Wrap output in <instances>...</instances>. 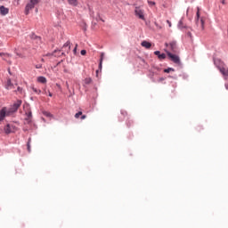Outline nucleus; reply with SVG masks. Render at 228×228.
<instances>
[{
  "label": "nucleus",
  "mask_w": 228,
  "mask_h": 228,
  "mask_svg": "<svg viewBox=\"0 0 228 228\" xmlns=\"http://www.w3.org/2000/svg\"><path fill=\"white\" fill-rule=\"evenodd\" d=\"M8 117L6 115V107L2 108L0 110V123L4 120V118Z\"/></svg>",
  "instance_id": "9b49d317"
},
{
  "label": "nucleus",
  "mask_w": 228,
  "mask_h": 228,
  "mask_svg": "<svg viewBox=\"0 0 228 228\" xmlns=\"http://www.w3.org/2000/svg\"><path fill=\"white\" fill-rule=\"evenodd\" d=\"M0 13L1 15H8V13H10V9L4 7V5H1L0 6Z\"/></svg>",
  "instance_id": "f8f14e48"
},
{
  "label": "nucleus",
  "mask_w": 228,
  "mask_h": 228,
  "mask_svg": "<svg viewBox=\"0 0 228 228\" xmlns=\"http://www.w3.org/2000/svg\"><path fill=\"white\" fill-rule=\"evenodd\" d=\"M85 83L86 85H90V83H92V78H86Z\"/></svg>",
  "instance_id": "bb28decb"
},
{
  "label": "nucleus",
  "mask_w": 228,
  "mask_h": 228,
  "mask_svg": "<svg viewBox=\"0 0 228 228\" xmlns=\"http://www.w3.org/2000/svg\"><path fill=\"white\" fill-rule=\"evenodd\" d=\"M36 69H42V64L36 65Z\"/></svg>",
  "instance_id": "7c9ffc66"
},
{
  "label": "nucleus",
  "mask_w": 228,
  "mask_h": 228,
  "mask_svg": "<svg viewBox=\"0 0 228 228\" xmlns=\"http://www.w3.org/2000/svg\"><path fill=\"white\" fill-rule=\"evenodd\" d=\"M37 82L42 83L43 85H45V83H47V78H45V77H38Z\"/></svg>",
  "instance_id": "dca6fc26"
},
{
  "label": "nucleus",
  "mask_w": 228,
  "mask_h": 228,
  "mask_svg": "<svg viewBox=\"0 0 228 228\" xmlns=\"http://www.w3.org/2000/svg\"><path fill=\"white\" fill-rule=\"evenodd\" d=\"M38 3H40V0H30L25 7V15H29V10H33Z\"/></svg>",
  "instance_id": "7ed1b4c3"
},
{
  "label": "nucleus",
  "mask_w": 228,
  "mask_h": 228,
  "mask_svg": "<svg viewBox=\"0 0 228 228\" xmlns=\"http://www.w3.org/2000/svg\"><path fill=\"white\" fill-rule=\"evenodd\" d=\"M220 72L223 74V76H228V69L225 68H220Z\"/></svg>",
  "instance_id": "6ab92c4d"
},
{
  "label": "nucleus",
  "mask_w": 228,
  "mask_h": 228,
  "mask_svg": "<svg viewBox=\"0 0 228 228\" xmlns=\"http://www.w3.org/2000/svg\"><path fill=\"white\" fill-rule=\"evenodd\" d=\"M104 60V53H101V59H100V64H99V67L100 69H102V61Z\"/></svg>",
  "instance_id": "aec40b11"
},
{
  "label": "nucleus",
  "mask_w": 228,
  "mask_h": 228,
  "mask_svg": "<svg viewBox=\"0 0 228 228\" xmlns=\"http://www.w3.org/2000/svg\"><path fill=\"white\" fill-rule=\"evenodd\" d=\"M206 23V18L200 17V8H197L196 12V24H200L201 29H204V24Z\"/></svg>",
  "instance_id": "f03ea898"
},
{
  "label": "nucleus",
  "mask_w": 228,
  "mask_h": 228,
  "mask_svg": "<svg viewBox=\"0 0 228 228\" xmlns=\"http://www.w3.org/2000/svg\"><path fill=\"white\" fill-rule=\"evenodd\" d=\"M149 6H156V2H152L151 0H148Z\"/></svg>",
  "instance_id": "a878e982"
},
{
  "label": "nucleus",
  "mask_w": 228,
  "mask_h": 228,
  "mask_svg": "<svg viewBox=\"0 0 228 228\" xmlns=\"http://www.w3.org/2000/svg\"><path fill=\"white\" fill-rule=\"evenodd\" d=\"M65 53L67 54H69V53H70V42H67L66 44H64V45L61 48V54H65Z\"/></svg>",
  "instance_id": "6e6552de"
},
{
  "label": "nucleus",
  "mask_w": 228,
  "mask_h": 228,
  "mask_svg": "<svg viewBox=\"0 0 228 228\" xmlns=\"http://www.w3.org/2000/svg\"><path fill=\"white\" fill-rule=\"evenodd\" d=\"M68 2L71 6H77V0H68Z\"/></svg>",
  "instance_id": "4be33fe9"
},
{
  "label": "nucleus",
  "mask_w": 228,
  "mask_h": 228,
  "mask_svg": "<svg viewBox=\"0 0 228 228\" xmlns=\"http://www.w3.org/2000/svg\"><path fill=\"white\" fill-rule=\"evenodd\" d=\"M134 13L136 17H139L142 20H145V15L143 14V10L140 7H135Z\"/></svg>",
  "instance_id": "0eeeda50"
},
{
  "label": "nucleus",
  "mask_w": 228,
  "mask_h": 228,
  "mask_svg": "<svg viewBox=\"0 0 228 228\" xmlns=\"http://www.w3.org/2000/svg\"><path fill=\"white\" fill-rule=\"evenodd\" d=\"M154 55L158 56L159 60H165V58H167V54L161 53L159 51H155Z\"/></svg>",
  "instance_id": "ddd939ff"
},
{
  "label": "nucleus",
  "mask_w": 228,
  "mask_h": 228,
  "mask_svg": "<svg viewBox=\"0 0 228 228\" xmlns=\"http://www.w3.org/2000/svg\"><path fill=\"white\" fill-rule=\"evenodd\" d=\"M15 54H17V56H19V58H24V55H22V53H17V51H15Z\"/></svg>",
  "instance_id": "cd10ccee"
},
{
  "label": "nucleus",
  "mask_w": 228,
  "mask_h": 228,
  "mask_svg": "<svg viewBox=\"0 0 228 228\" xmlns=\"http://www.w3.org/2000/svg\"><path fill=\"white\" fill-rule=\"evenodd\" d=\"M25 115H26V118H25L26 124H31V122L33 120V114H32L31 110L25 112Z\"/></svg>",
  "instance_id": "1a4fd4ad"
},
{
  "label": "nucleus",
  "mask_w": 228,
  "mask_h": 228,
  "mask_svg": "<svg viewBox=\"0 0 228 228\" xmlns=\"http://www.w3.org/2000/svg\"><path fill=\"white\" fill-rule=\"evenodd\" d=\"M46 56H53V53H47Z\"/></svg>",
  "instance_id": "c9c22d12"
},
{
  "label": "nucleus",
  "mask_w": 228,
  "mask_h": 228,
  "mask_svg": "<svg viewBox=\"0 0 228 228\" xmlns=\"http://www.w3.org/2000/svg\"><path fill=\"white\" fill-rule=\"evenodd\" d=\"M52 54L55 57L63 56V54H61V50H55Z\"/></svg>",
  "instance_id": "a211bd4d"
},
{
  "label": "nucleus",
  "mask_w": 228,
  "mask_h": 228,
  "mask_svg": "<svg viewBox=\"0 0 228 228\" xmlns=\"http://www.w3.org/2000/svg\"><path fill=\"white\" fill-rule=\"evenodd\" d=\"M15 131H17V127H15L13 125L7 124L4 127L5 134H10V133H15Z\"/></svg>",
  "instance_id": "423d86ee"
},
{
  "label": "nucleus",
  "mask_w": 228,
  "mask_h": 228,
  "mask_svg": "<svg viewBox=\"0 0 228 228\" xmlns=\"http://www.w3.org/2000/svg\"><path fill=\"white\" fill-rule=\"evenodd\" d=\"M22 106V101H16L9 109L6 108V116L10 117V115H13V113H17L19 108Z\"/></svg>",
  "instance_id": "f257e3e1"
},
{
  "label": "nucleus",
  "mask_w": 228,
  "mask_h": 228,
  "mask_svg": "<svg viewBox=\"0 0 228 228\" xmlns=\"http://www.w3.org/2000/svg\"><path fill=\"white\" fill-rule=\"evenodd\" d=\"M174 69H172V68H168V69H164V72H166L167 74H168L169 72H174Z\"/></svg>",
  "instance_id": "393cba45"
},
{
  "label": "nucleus",
  "mask_w": 228,
  "mask_h": 228,
  "mask_svg": "<svg viewBox=\"0 0 228 228\" xmlns=\"http://www.w3.org/2000/svg\"><path fill=\"white\" fill-rule=\"evenodd\" d=\"M165 45H166V47H167V49L169 51H171V53H177V43L176 42L172 41L169 44L166 43Z\"/></svg>",
  "instance_id": "39448f33"
},
{
  "label": "nucleus",
  "mask_w": 228,
  "mask_h": 228,
  "mask_svg": "<svg viewBox=\"0 0 228 228\" xmlns=\"http://www.w3.org/2000/svg\"><path fill=\"white\" fill-rule=\"evenodd\" d=\"M80 54H82V56H85V54H86V50H82L80 52Z\"/></svg>",
  "instance_id": "c85d7f7f"
},
{
  "label": "nucleus",
  "mask_w": 228,
  "mask_h": 228,
  "mask_svg": "<svg viewBox=\"0 0 228 228\" xmlns=\"http://www.w3.org/2000/svg\"><path fill=\"white\" fill-rule=\"evenodd\" d=\"M167 24H168L169 28H172V22L170 20H167Z\"/></svg>",
  "instance_id": "c756f323"
},
{
  "label": "nucleus",
  "mask_w": 228,
  "mask_h": 228,
  "mask_svg": "<svg viewBox=\"0 0 228 228\" xmlns=\"http://www.w3.org/2000/svg\"><path fill=\"white\" fill-rule=\"evenodd\" d=\"M1 58L4 60V61H8L10 65H12V61H10L12 54L10 53H0Z\"/></svg>",
  "instance_id": "9d476101"
},
{
  "label": "nucleus",
  "mask_w": 228,
  "mask_h": 228,
  "mask_svg": "<svg viewBox=\"0 0 228 228\" xmlns=\"http://www.w3.org/2000/svg\"><path fill=\"white\" fill-rule=\"evenodd\" d=\"M45 115L46 117H51V113H49V112H45Z\"/></svg>",
  "instance_id": "2f4dec72"
},
{
  "label": "nucleus",
  "mask_w": 228,
  "mask_h": 228,
  "mask_svg": "<svg viewBox=\"0 0 228 228\" xmlns=\"http://www.w3.org/2000/svg\"><path fill=\"white\" fill-rule=\"evenodd\" d=\"M5 88L7 90H12V88H13V84H12V80L11 79L7 80V84L5 86Z\"/></svg>",
  "instance_id": "f3484780"
},
{
  "label": "nucleus",
  "mask_w": 228,
  "mask_h": 228,
  "mask_svg": "<svg viewBox=\"0 0 228 228\" xmlns=\"http://www.w3.org/2000/svg\"><path fill=\"white\" fill-rule=\"evenodd\" d=\"M122 117L126 118L127 117V111L126 110H121V116H119V119L122 121L124 120V118H122Z\"/></svg>",
  "instance_id": "412c9836"
},
{
  "label": "nucleus",
  "mask_w": 228,
  "mask_h": 228,
  "mask_svg": "<svg viewBox=\"0 0 228 228\" xmlns=\"http://www.w3.org/2000/svg\"><path fill=\"white\" fill-rule=\"evenodd\" d=\"M168 58H170L171 61H173L174 63H176L177 65H179V63H181V59L179 58V56L177 54H174L168 51H166Z\"/></svg>",
  "instance_id": "20e7f679"
},
{
  "label": "nucleus",
  "mask_w": 228,
  "mask_h": 228,
  "mask_svg": "<svg viewBox=\"0 0 228 228\" xmlns=\"http://www.w3.org/2000/svg\"><path fill=\"white\" fill-rule=\"evenodd\" d=\"M77 50V45H76V47L74 48V53L76 54V51Z\"/></svg>",
  "instance_id": "473e14b6"
},
{
  "label": "nucleus",
  "mask_w": 228,
  "mask_h": 228,
  "mask_svg": "<svg viewBox=\"0 0 228 228\" xmlns=\"http://www.w3.org/2000/svg\"><path fill=\"white\" fill-rule=\"evenodd\" d=\"M141 45L142 47H145V49H151V47H152V44L149 41H142Z\"/></svg>",
  "instance_id": "4468645a"
},
{
  "label": "nucleus",
  "mask_w": 228,
  "mask_h": 228,
  "mask_svg": "<svg viewBox=\"0 0 228 228\" xmlns=\"http://www.w3.org/2000/svg\"><path fill=\"white\" fill-rule=\"evenodd\" d=\"M48 95L49 97H53V93L49 92Z\"/></svg>",
  "instance_id": "72a5a7b5"
},
{
  "label": "nucleus",
  "mask_w": 228,
  "mask_h": 228,
  "mask_svg": "<svg viewBox=\"0 0 228 228\" xmlns=\"http://www.w3.org/2000/svg\"><path fill=\"white\" fill-rule=\"evenodd\" d=\"M32 90H33V92H34L35 94H40L42 93L41 90L37 89L36 87H32Z\"/></svg>",
  "instance_id": "b1692460"
},
{
  "label": "nucleus",
  "mask_w": 228,
  "mask_h": 228,
  "mask_svg": "<svg viewBox=\"0 0 228 228\" xmlns=\"http://www.w3.org/2000/svg\"><path fill=\"white\" fill-rule=\"evenodd\" d=\"M80 120H85L86 118V115H83L82 111H78L77 113L75 114V118H79Z\"/></svg>",
  "instance_id": "2eb2a0df"
},
{
  "label": "nucleus",
  "mask_w": 228,
  "mask_h": 228,
  "mask_svg": "<svg viewBox=\"0 0 228 228\" xmlns=\"http://www.w3.org/2000/svg\"><path fill=\"white\" fill-rule=\"evenodd\" d=\"M30 143H31V139L28 140V144H27L28 152H31V144Z\"/></svg>",
  "instance_id": "5701e85b"
},
{
  "label": "nucleus",
  "mask_w": 228,
  "mask_h": 228,
  "mask_svg": "<svg viewBox=\"0 0 228 228\" xmlns=\"http://www.w3.org/2000/svg\"><path fill=\"white\" fill-rule=\"evenodd\" d=\"M222 4H225V0H221Z\"/></svg>",
  "instance_id": "f704fd0d"
},
{
  "label": "nucleus",
  "mask_w": 228,
  "mask_h": 228,
  "mask_svg": "<svg viewBox=\"0 0 228 228\" xmlns=\"http://www.w3.org/2000/svg\"><path fill=\"white\" fill-rule=\"evenodd\" d=\"M42 61H44V59H42Z\"/></svg>",
  "instance_id": "4c0bfd02"
},
{
  "label": "nucleus",
  "mask_w": 228,
  "mask_h": 228,
  "mask_svg": "<svg viewBox=\"0 0 228 228\" xmlns=\"http://www.w3.org/2000/svg\"><path fill=\"white\" fill-rule=\"evenodd\" d=\"M67 88H69V83H66Z\"/></svg>",
  "instance_id": "e433bc0d"
}]
</instances>
